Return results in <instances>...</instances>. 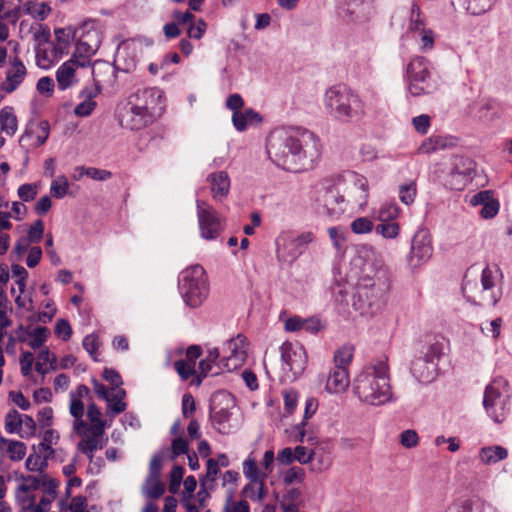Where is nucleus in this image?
<instances>
[{
	"mask_svg": "<svg viewBox=\"0 0 512 512\" xmlns=\"http://www.w3.org/2000/svg\"><path fill=\"white\" fill-rule=\"evenodd\" d=\"M266 149L275 165L292 172L312 168L320 156L319 139L308 130H298L296 135L273 132L267 138Z\"/></svg>",
	"mask_w": 512,
	"mask_h": 512,
	"instance_id": "1",
	"label": "nucleus"
},
{
	"mask_svg": "<svg viewBox=\"0 0 512 512\" xmlns=\"http://www.w3.org/2000/svg\"><path fill=\"white\" fill-rule=\"evenodd\" d=\"M390 289L388 269L381 260L363 261L354 287L352 306L361 315L373 316L385 305V296Z\"/></svg>",
	"mask_w": 512,
	"mask_h": 512,
	"instance_id": "2",
	"label": "nucleus"
},
{
	"mask_svg": "<svg viewBox=\"0 0 512 512\" xmlns=\"http://www.w3.org/2000/svg\"><path fill=\"white\" fill-rule=\"evenodd\" d=\"M353 391L362 401L380 406L392 400L387 359H377L363 367L353 381Z\"/></svg>",
	"mask_w": 512,
	"mask_h": 512,
	"instance_id": "3",
	"label": "nucleus"
},
{
	"mask_svg": "<svg viewBox=\"0 0 512 512\" xmlns=\"http://www.w3.org/2000/svg\"><path fill=\"white\" fill-rule=\"evenodd\" d=\"M160 90L146 87L136 90L127 98L119 113L120 125L132 131L146 128L156 122L159 113Z\"/></svg>",
	"mask_w": 512,
	"mask_h": 512,
	"instance_id": "4",
	"label": "nucleus"
},
{
	"mask_svg": "<svg viewBox=\"0 0 512 512\" xmlns=\"http://www.w3.org/2000/svg\"><path fill=\"white\" fill-rule=\"evenodd\" d=\"M325 104L330 114L340 121L359 120L365 113L360 97L343 85L333 86L326 91Z\"/></svg>",
	"mask_w": 512,
	"mask_h": 512,
	"instance_id": "5",
	"label": "nucleus"
},
{
	"mask_svg": "<svg viewBox=\"0 0 512 512\" xmlns=\"http://www.w3.org/2000/svg\"><path fill=\"white\" fill-rule=\"evenodd\" d=\"M178 289L188 307L201 306L209 295V285L204 268L200 265H193L184 269L178 277Z\"/></svg>",
	"mask_w": 512,
	"mask_h": 512,
	"instance_id": "6",
	"label": "nucleus"
},
{
	"mask_svg": "<svg viewBox=\"0 0 512 512\" xmlns=\"http://www.w3.org/2000/svg\"><path fill=\"white\" fill-rule=\"evenodd\" d=\"M97 66L106 68L108 71L112 70L110 65L106 62H95L92 66L91 60H86L85 58L76 56V54L73 53L72 57L61 64L56 71L58 88L62 91L72 88L78 84L81 78L87 73H91L94 80L99 82L100 79L96 69Z\"/></svg>",
	"mask_w": 512,
	"mask_h": 512,
	"instance_id": "7",
	"label": "nucleus"
},
{
	"mask_svg": "<svg viewBox=\"0 0 512 512\" xmlns=\"http://www.w3.org/2000/svg\"><path fill=\"white\" fill-rule=\"evenodd\" d=\"M483 406L496 423H503L512 416V398L505 380L496 379L486 387Z\"/></svg>",
	"mask_w": 512,
	"mask_h": 512,
	"instance_id": "8",
	"label": "nucleus"
},
{
	"mask_svg": "<svg viewBox=\"0 0 512 512\" xmlns=\"http://www.w3.org/2000/svg\"><path fill=\"white\" fill-rule=\"evenodd\" d=\"M344 182L340 177L322 180L316 189V202L322 212L338 218L346 210V200L343 194Z\"/></svg>",
	"mask_w": 512,
	"mask_h": 512,
	"instance_id": "9",
	"label": "nucleus"
},
{
	"mask_svg": "<svg viewBox=\"0 0 512 512\" xmlns=\"http://www.w3.org/2000/svg\"><path fill=\"white\" fill-rule=\"evenodd\" d=\"M74 37L77 39L74 51L76 56L91 60L101 46L104 26L98 20H86L75 30Z\"/></svg>",
	"mask_w": 512,
	"mask_h": 512,
	"instance_id": "10",
	"label": "nucleus"
},
{
	"mask_svg": "<svg viewBox=\"0 0 512 512\" xmlns=\"http://www.w3.org/2000/svg\"><path fill=\"white\" fill-rule=\"evenodd\" d=\"M315 239L311 231L303 232L297 236L289 232H282L276 239V257L281 263L291 265L302 255L307 246Z\"/></svg>",
	"mask_w": 512,
	"mask_h": 512,
	"instance_id": "11",
	"label": "nucleus"
},
{
	"mask_svg": "<svg viewBox=\"0 0 512 512\" xmlns=\"http://www.w3.org/2000/svg\"><path fill=\"white\" fill-rule=\"evenodd\" d=\"M409 91L413 96L431 94L439 87L438 81L429 71V63L424 57H415L407 67Z\"/></svg>",
	"mask_w": 512,
	"mask_h": 512,
	"instance_id": "12",
	"label": "nucleus"
},
{
	"mask_svg": "<svg viewBox=\"0 0 512 512\" xmlns=\"http://www.w3.org/2000/svg\"><path fill=\"white\" fill-rule=\"evenodd\" d=\"M56 42L36 46V63L42 69H49L55 62L68 53L69 35L62 29L55 30Z\"/></svg>",
	"mask_w": 512,
	"mask_h": 512,
	"instance_id": "13",
	"label": "nucleus"
},
{
	"mask_svg": "<svg viewBox=\"0 0 512 512\" xmlns=\"http://www.w3.org/2000/svg\"><path fill=\"white\" fill-rule=\"evenodd\" d=\"M433 246L428 230H418L411 240L410 254L407 256V265L414 270L426 263L432 256Z\"/></svg>",
	"mask_w": 512,
	"mask_h": 512,
	"instance_id": "14",
	"label": "nucleus"
},
{
	"mask_svg": "<svg viewBox=\"0 0 512 512\" xmlns=\"http://www.w3.org/2000/svg\"><path fill=\"white\" fill-rule=\"evenodd\" d=\"M197 216L200 234L207 240L216 239L221 231V220L216 210L202 200H197Z\"/></svg>",
	"mask_w": 512,
	"mask_h": 512,
	"instance_id": "15",
	"label": "nucleus"
},
{
	"mask_svg": "<svg viewBox=\"0 0 512 512\" xmlns=\"http://www.w3.org/2000/svg\"><path fill=\"white\" fill-rule=\"evenodd\" d=\"M283 370H289L296 378L300 376L307 364V356L303 346L285 342L280 347Z\"/></svg>",
	"mask_w": 512,
	"mask_h": 512,
	"instance_id": "16",
	"label": "nucleus"
},
{
	"mask_svg": "<svg viewBox=\"0 0 512 512\" xmlns=\"http://www.w3.org/2000/svg\"><path fill=\"white\" fill-rule=\"evenodd\" d=\"M27 76V69L21 59L17 56L11 58L5 71V79L1 83V90L5 93H13L24 82Z\"/></svg>",
	"mask_w": 512,
	"mask_h": 512,
	"instance_id": "17",
	"label": "nucleus"
},
{
	"mask_svg": "<svg viewBox=\"0 0 512 512\" xmlns=\"http://www.w3.org/2000/svg\"><path fill=\"white\" fill-rule=\"evenodd\" d=\"M245 342L246 337L242 334H238L227 342L230 355L221 359L222 373L224 371L230 372L242 365L247 356Z\"/></svg>",
	"mask_w": 512,
	"mask_h": 512,
	"instance_id": "18",
	"label": "nucleus"
},
{
	"mask_svg": "<svg viewBox=\"0 0 512 512\" xmlns=\"http://www.w3.org/2000/svg\"><path fill=\"white\" fill-rule=\"evenodd\" d=\"M418 356L433 361L438 366V361L444 355V338L437 335H426L418 343Z\"/></svg>",
	"mask_w": 512,
	"mask_h": 512,
	"instance_id": "19",
	"label": "nucleus"
},
{
	"mask_svg": "<svg viewBox=\"0 0 512 512\" xmlns=\"http://www.w3.org/2000/svg\"><path fill=\"white\" fill-rule=\"evenodd\" d=\"M142 494L147 499L160 497V456L155 454L149 465V472L142 485Z\"/></svg>",
	"mask_w": 512,
	"mask_h": 512,
	"instance_id": "20",
	"label": "nucleus"
},
{
	"mask_svg": "<svg viewBox=\"0 0 512 512\" xmlns=\"http://www.w3.org/2000/svg\"><path fill=\"white\" fill-rule=\"evenodd\" d=\"M141 44L135 40L123 41L117 48L114 61L123 70L130 71L135 67L136 56Z\"/></svg>",
	"mask_w": 512,
	"mask_h": 512,
	"instance_id": "21",
	"label": "nucleus"
},
{
	"mask_svg": "<svg viewBox=\"0 0 512 512\" xmlns=\"http://www.w3.org/2000/svg\"><path fill=\"white\" fill-rule=\"evenodd\" d=\"M212 198L217 202L224 201L230 192V177L226 171H217L207 176Z\"/></svg>",
	"mask_w": 512,
	"mask_h": 512,
	"instance_id": "22",
	"label": "nucleus"
},
{
	"mask_svg": "<svg viewBox=\"0 0 512 512\" xmlns=\"http://www.w3.org/2000/svg\"><path fill=\"white\" fill-rule=\"evenodd\" d=\"M410 371L419 382L430 383L437 376L438 366L433 361L416 355L411 362Z\"/></svg>",
	"mask_w": 512,
	"mask_h": 512,
	"instance_id": "23",
	"label": "nucleus"
},
{
	"mask_svg": "<svg viewBox=\"0 0 512 512\" xmlns=\"http://www.w3.org/2000/svg\"><path fill=\"white\" fill-rule=\"evenodd\" d=\"M493 191L484 190L476 193L471 200L473 205H482L480 216L484 219H491L495 217L500 208L499 201L494 198Z\"/></svg>",
	"mask_w": 512,
	"mask_h": 512,
	"instance_id": "24",
	"label": "nucleus"
},
{
	"mask_svg": "<svg viewBox=\"0 0 512 512\" xmlns=\"http://www.w3.org/2000/svg\"><path fill=\"white\" fill-rule=\"evenodd\" d=\"M79 435L82 437V440L78 443V450L92 461L93 453L98 449H102L105 444L103 439L104 432L93 431L87 428L85 433Z\"/></svg>",
	"mask_w": 512,
	"mask_h": 512,
	"instance_id": "25",
	"label": "nucleus"
},
{
	"mask_svg": "<svg viewBox=\"0 0 512 512\" xmlns=\"http://www.w3.org/2000/svg\"><path fill=\"white\" fill-rule=\"evenodd\" d=\"M371 9L372 0H348L343 11L351 21H364L369 18Z\"/></svg>",
	"mask_w": 512,
	"mask_h": 512,
	"instance_id": "26",
	"label": "nucleus"
},
{
	"mask_svg": "<svg viewBox=\"0 0 512 512\" xmlns=\"http://www.w3.org/2000/svg\"><path fill=\"white\" fill-rule=\"evenodd\" d=\"M457 138L452 136L432 135L425 139L418 148L421 154H431L440 149L456 145Z\"/></svg>",
	"mask_w": 512,
	"mask_h": 512,
	"instance_id": "27",
	"label": "nucleus"
},
{
	"mask_svg": "<svg viewBox=\"0 0 512 512\" xmlns=\"http://www.w3.org/2000/svg\"><path fill=\"white\" fill-rule=\"evenodd\" d=\"M263 121L262 116L252 108H247L232 115V123L239 132L245 131L249 125H258Z\"/></svg>",
	"mask_w": 512,
	"mask_h": 512,
	"instance_id": "28",
	"label": "nucleus"
},
{
	"mask_svg": "<svg viewBox=\"0 0 512 512\" xmlns=\"http://www.w3.org/2000/svg\"><path fill=\"white\" fill-rule=\"evenodd\" d=\"M125 398L126 391L123 388H111L110 393L105 399L107 402V414L111 417H114L124 412L127 408Z\"/></svg>",
	"mask_w": 512,
	"mask_h": 512,
	"instance_id": "29",
	"label": "nucleus"
},
{
	"mask_svg": "<svg viewBox=\"0 0 512 512\" xmlns=\"http://www.w3.org/2000/svg\"><path fill=\"white\" fill-rule=\"evenodd\" d=\"M348 385L349 376L347 369L335 366L328 376L326 389L331 393H338L345 391Z\"/></svg>",
	"mask_w": 512,
	"mask_h": 512,
	"instance_id": "30",
	"label": "nucleus"
},
{
	"mask_svg": "<svg viewBox=\"0 0 512 512\" xmlns=\"http://www.w3.org/2000/svg\"><path fill=\"white\" fill-rule=\"evenodd\" d=\"M0 450L14 462L21 461L27 452L25 443L17 440H11L4 437L0 438Z\"/></svg>",
	"mask_w": 512,
	"mask_h": 512,
	"instance_id": "31",
	"label": "nucleus"
},
{
	"mask_svg": "<svg viewBox=\"0 0 512 512\" xmlns=\"http://www.w3.org/2000/svg\"><path fill=\"white\" fill-rule=\"evenodd\" d=\"M70 414L74 417V430L77 434H83L87 430L88 423L83 420L84 403L78 399L73 393H70Z\"/></svg>",
	"mask_w": 512,
	"mask_h": 512,
	"instance_id": "32",
	"label": "nucleus"
},
{
	"mask_svg": "<svg viewBox=\"0 0 512 512\" xmlns=\"http://www.w3.org/2000/svg\"><path fill=\"white\" fill-rule=\"evenodd\" d=\"M478 457L483 464L492 465L506 459L508 450L499 445L482 447Z\"/></svg>",
	"mask_w": 512,
	"mask_h": 512,
	"instance_id": "33",
	"label": "nucleus"
},
{
	"mask_svg": "<svg viewBox=\"0 0 512 512\" xmlns=\"http://www.w3.org/2000/svg\"><path fill=\"white\" fill-rule=\"evenodd\" d=\"M219 350L213 348L208 350L205 358L199 361L198 368L202 372H207L212 376L222 373L221 359L219 360Z\"/></svg>",
	"mask_w": 512,
	"mask_h": 512,
	"instance_id": "34",
	"label": "nucleus"
},
{
	"mask_svg": "<svg viewBox=\"0 0 512 512\" xmlns=\"http://www.w3.org/2000/svg\"><path fill=\"white\" fill-rule=\"evenodd\" d=\"M451 173L462 175V176H470L475 173L476 163L475 161L469 157L464 155H455L452 158L451 163Z\"/></svg>",
	"mask_w": 512,
	"mask_h": 512,
	"instance_id": "35",
	"label": "nucleus"
},
{
	"mask_svg": "<svg viewBox=\"0 0 512 512\" xmlns=\"http://www.w3.org/2000/svg\"><path fill=\"white\" fill-rule=\"evenodd\" d=\"M458 2L467 13L474 16L485 14L491 10L494 5L493 0H458Z\"/></svg>",
	"mask_w": 512,
	"mask_h": 512,
	"instance_id": "36",
	"label": "nucleus"
},
{
	"mask_svg": "<svg viewBox=\"0 0 512 512\" xmlns=\"http://www.w3.org/2000/svg\"><path fill=\"white\" fill-rule=\"evenodd\" d=\"M23 10L34 19L40 21L46 19L51 12V8L48 4L36 1H27L23 5Z\"/></svg>",
	"mask_w": 512,
	"mask_h": 512,
	"instance_id": "37",
	"label": "nucleus"
},
{
	"mask_svg": "<svg viewBox=\"0 0 512 512\" xmlns=\"http://www.w3.org/2000/svg\"><path fill=\"white\" fill-rule=\"evenodd\" d=\"M35 368L42 375L48 373L49 370L57 369L54 354L50 353L48 349H42L38 354Z\"/></svg>",
	"mask_w": 512,
	"mask_h": 512,
	"instance_id": "38",
	"label": "nucleus"
},
{
	"mask_svg": "<svg viewBox=\"0 0 512 512\" xmlns=\"http://www.w3.org/2000/svg\"><path fill=\"white\" fill-rule=\"evenodd\" d=\"M328 235L337 252L344 253L346 250L348 231L341 226L330 227L328 228Z\"/></svg>",
	"mask_w": 512,
	"mask_h": 512,
	"instance_id": "39",
	"label": "nucleus"
},
{
	"mask_svg": "<svg viewBox=\"0 0 512 512\" xmlns=\"http://www.w3.org/2000/svg\"><path fill=\"white\" fill-rule=\"evenodd\" d=\"M5 430L10 434H23V419L22 416L16 411H10L5 417Z\"/></svg>",
	"mask_w": 512,
	"mask_h": 512,
	"instance_id": "40",
	"label": "nucleus"
},
{
	"mask_svg": "<svg viewBox=\"0 0 512 512\" xmlns=\"http://www.w3.org/2000/svg\"><path fill=\"white\" fill-rule=\"evenodd\" d=\"M243 472L244 475L252 482V483H258L264 481L267 474H262L254 459L248 458L243 463Z\"/></svg>",
	"mask_w": 512,
	"mask_h": 512,
	"instance_id": "41",
	"label": "nucleus"
},
{
	"mask_svg": "<svg viewBox=\"0 0 512 512\" xmlns=\"http://www.w3.org/2000/svg\"><path fill=\"white\" fill-rule=\"evenodd\" d=\"M101 411L95 404H90L87 410V417L90 420L88 429L98 432H104V422L101 419Z\"/></svg>",
	"mask_w": 512,
	"mask_h": 512,
	"instance_id": "42",
	"label": "nucleus"
},
{
	"mask_svg": "<svg viewBox=\"0 0 512 512\" xmlns=\"http://www.w3.org/2000/svg\"><path fill=\"white\" fill-rule=\"evenodd\" d=\"M41 484V479H38V476L27 475L22 476L19 479L18 486L16 488L15 493L23 494L26 492H35Z\"/></svg>",
	"mask_w": 512,
	"mask_h": 512,
	"instance_id": "43",
	"label": "nucleus"
},
{
	"mask_svg": "<svg viewBox=\"0 0 512 512\" xmlns=\"http://www.w3.org/2000/svg\"><path fill=\"white\" fill-rule=\"evenodd\" d=\"M49 124L47 121H40L27 131L28 135H35L37 145H43L49 137Z\"/></svg>",
	"mask_w": 512,
	"mask_h": 512,
	"instance_id": "44",
	"label": "nucleus"
},
{
	"mask_svg": "<svg viewBox=\"0 0 512 512\" xmlns=\"http://www.w3.org/2000/svg\"><path fill=\"white\" fill-rule=\"evenodd\" d=\"M400 227L394 221L381 222L375 227V232L386 239H394L399 235Z\"/></svg>",
	"mask_w": 512,
	"mask_h": 512,
	"instance_id": "45",
	"label": "nucleus"
},
{
	"mask_svg": "<svg viewBox=\"0 0 512 512\" xmlns=\"http://www.w3.org/2000/svg\"><path fill=\"white\" fill-rule=\"evenodd\" d=\"M231 417V412L227 408H221L220 410L213 412L212 406H210V420L213 425L217 427L220 433H223L222 428H225V424L228 423Z\"/></svg>",
	"mask_w": 512,
	"mask_h": 512,
	"instance_id": "46",
	"label": "nucleus"
},
{
	"mask_svg": "<svg viewBox=\"0 0 512 512\" xmlns=\"http://www.w3.org/2000/svg\"><path fill=\"white\" fill-rule=\"evenodd\" d=\"M38 479H41L40 486L43 487V495L56 499L60 482L57 479L49 477L47 474L39 475Z\"/></svg>",
	"mask_w": 512,
	"mask_h": 512,
	"instance_id": "47",
	"label": "nucleus"
},
{
	"mask_svg": "<svg viewBox=\"0 0 512 512\" xmlns=\"http://www.w3.org/2000/svg\"><path fill=\"white\" fill-rule=\"evenodd\" d=\"M417 194V187L414 181L400 185L399 198L405 205H410L414 202Z\"/></svg>",
	"mask_w": 512,
	"mask_h": 512,
	"instance_id": "48",
	"label": "nucleus"
},
{
	"mask_svg": "<svg viewBox=\"0 0 512 512\" xmlns=\"http://www.w3.org/2000/svg\"><path fill=\"white\" fill-rule=\"evenodd\" d=\"M68 190L69 182L64 175H60L54 179L50 186L51 194L58 199L63 198L68 193Z\"/></svg>",
	"mask_w": 512,
	"mask_h": 512,
	"instance_id": "49",
	"label": "nucleus"
},
{
	"mask_svg": "<svg viewBox=\"0 0 512 512\" xmlns=\"http://www.w3.org/2000/svg\"><path fill=\"white\" fill-rule=\"evenodd\" d=\"M305 470L298 466H293L283 473V482L286 485L302 483L305 479Z\"/></svg>",
	"mask_w": 512,
	"mask_h": 512,
	"instance_id": "50",
	"label": "nucleus"
},
{
	"mask_svg": "<svg viewBox=\"0 0 512 512\" xmlns=\"http://www.w3.org/2000/svg\"><path fill=\"white\" fill-rule=\"evenodd\" d=\"M61 510H70L71 512H87V499L83 496H76L71 499L69 504L64 500L59 502Z\"/></svg>",
	"mask_w": 512,
	"mask_h": 512,
	"instance_id": "51",
	"label": "nucleus"
},
{
	"mask_svg": "<svg viewBox=\"0 0 512 512\" xmlns=\"http://www.w3.org/2000/svg\"><path fill=\"white\" fill-rule=\"evenodd\" d=\"M48 337V329L46 327H36L31 333H30V340L28 342V345L32 349H38L43 346V344L46 342Z\"/></svg>",
	"mask_w": 512,
	"mask_h": 512,
	"instance_id": "52",
	"label": "nucleus"
},
{
	"mask_svg": "<svg viewBox=\"0 0 512 512\" xmlns=\"http://www.w3.org/2000/svg\"><path fill=\"white\" fill-rule=\"evenodd\" d=\"M351 231L355 234H367L374 228V223L368 217H358L350 224Z\"/></svg>",
	"mask_w": 512,
	"mask_h": 512,
	"instance_id": "53",
	"label": "nucleus"
},
{
	"mask_svg": "<svg viewBox=\"0 0 512 512\" xmlns=\"http://www.w3.org/2000/svg\"><path fill=\"white\" fill-rule=\"evenodd\" d=\"M294 454L295 461H298L300 464H307L318 459L317 450H308L304 446H296L294 449Z\"/></svg>",
	"mask_w": 512,
	"mask_h": 512,
	"instance_id": "54",
	"label": "nucleus"
},
{
	"mask_svg": "<svg viewBox=\"0 0 512 512\" xmlns=\"http://www.w3.org/2000/svg\"><path fill=\"white\" fill-rule=\"evenodd\" d=\"M26 468L31 472H39L40 475L44 474V470L48 464L33 450L25 462Z\"/></svg>",
	"mask_w": 512,
	"mask_h": 512,
	"instance_id": "55",
	"label": "nucleus"
},
{
	"mask_svg": "<svg viewBox=\"0 0 512 512\" xmlns=\"http://www.w3.org/2000/svg\"><path fill=\"white\" fill-rule=\"evenodd\" d=\"M222 512H250V506L246 500L234 502L232 493H229Z\"/></svg>",
	"mask_w": 512,
	"mask_h": 512,
	"instance_id": "56",
	"label": "nucleus"
},
{
	"mask_svg": "<svg viewBox=\"0 0 512 512\" xmlns=\"http://www.w3.org/2000/svg\"><path fill=\"white\" fill-rule=\"evenodd\" d=\"M353 357V347L343 346L339 348L334 355L335 366L346 368Z\"/></svg>",
	"mask_w": 512,
	"mask_h": 512,
	"instance_id": "57",
	"label": "nucleus"
},
{
	"mask_svg": "<svg viewBox=\"0 0 512 512\" xmlns=\"http://www.w3.org/2000/svg\"><path fill=\"white\" fill-rule=\"evenodd\" d=\"M174 369L176 370L180 378L184 381L190 379L194 374H196L195 366L186 362L184 359H179L175 361Z\"/></svg>",
	"mask_w": 512,
	"mask_h": 512,
	"instance_id": "58",
	"label": "nucleus"
},
{
	"mask_svg": "<svg viewBox=\"0 0 512 512\" xmlns=\"http://www.w3.org/2000/svg\"><path fill=\"white\" fill-rule=\"evenodd\" d=\"M75 171H82L85 172V175L89 178L97 181H105L109 178H111L112 174L108 170L99 169L95 167H88L85 168L83 166H79L75 168Z\"/></svg>",
	"mask_w": 512,
	"mask_h": 512,
	"instance_id": "59",
	"label": "nucleus"
},
{
	"mask_svg": "<svg viewBox=\"0 0 512 512\" xmlns=\"http://www.w3.org/2000/svg\"><path fill=\"white\" fill-rule=\"evenodd\" d=\"M400 209L396 203H385L379 210V220L381 222L393 221L399 215Z\"/></svg>",
	"mask_w": 512,
	"mask_h": 512,
	"instance_id": "60",
	"label": "nucleus"
},
{
	"mask_svg": "<svg viewBox=\"0 0 512 512\" xmlns=\"http://www.w3.org/2000/svg\"><path fill=\"white\" fill-rule=\"evenodd\" d=\"M189 451L188 441L182 437L178 436L172 441V453L170 456L171 460H175L178 456L182 454H187Z\"/></svg>",
	"mask_w": 512,
	"mask_h": 512,
	"instance_id": "61",
	"label": "nucleus"
},
{
	"mask_svg": "<svg viewBox=\"0 0 512 512\" xmlns=\"http://www.w3.org/2000/svg\"><path fill=\"white\" fill-rule=\"evenodd\" d=\"M33 29V38L37 42V46L48 43L50 38V29L42 24H36L31 27Z\"/></svg>",
	"mask_w": 512,
	"mask_h": 512,
	"instance_id": "62",
	"label": "nucleus"
},
{
	"mask_svg": "<svg viewBox=\"0 0 512 512\" xmlns=\"http://www.w3.org/2000/svg\"><path fill=\"white\" fill-rule=\"evenodd\" d=\"M15 498L21 509L25 512H30L31 508L35 506V492L15 493Z\"/></svg>",
	"mask_w": 512,
	"mask_h": 512,
	"instance_id": "63",
	"label": "nucleus"
},
{
	"mask_svg": "<svg viewBox=\"0 0 512 512\" xmlns=\"http://www.w3.org/2000/svg\"><path fill=\"white\" fill-rule=\"evenodd\" d=\"M17 193L22 201L28 202L33 200L38 194V186L31 183L23 184L18 188Z\"/></svg>",
	"mask_w": 512,
	"mask_h": 512,
	"instance_id": "64",
	"label": "nucleus"
}]
</instances>
